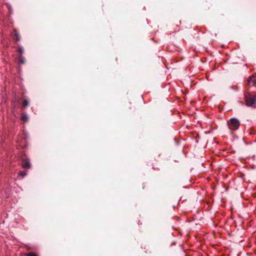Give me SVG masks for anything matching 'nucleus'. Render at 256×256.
I'll return each mask as SVG.
<instances>
[{
    "instance_id": "obj_1",
    "label": "nucleus",
    "mask_w": 256,
    "mask_h": 256,
    "mask_svg": "<svg viewBox=\"0 0 256 256\" xmlns=\"http://www.w3.org/2000/svg\"><path fill=\"white\" fill-rule=\"evenodd\" d=\"M245 100L247 106L254 108L256 104V94L254 93L246 94Z\"/></svg>"
},
{
    "instance_id": "obj_2",
    "label": "nucleus",
    "mask_w": 256,
    "mask_h": 256,
    "mask_svg": "<svg viewBox=\"0 0 256 256\" xmlns=\"http://www.w3.org/2000/svg\"><path fill=\"white\" fill-rule=\"evenodd\" d=\"M228 126L233 128H238L240 126L239 121L235 118H232L228 122Z\"/></svg>"
},
{
    "instance_id": "obj_3",
    "label": "nucleus",
    "mask_w": 256,
    "mask_h": 256,
    "mask_svg": "<svg viewBox=\"0 0 256 256\" xmlns=\"http://www.w3.org/2000/svg\"><path fill=\"white\" fill-rule=\"evenodd\" d=\"M22 166L24 168H30L31 166L30 160L27 159H23L22 160Z\"/></svg>"
},
{
    "instance_id": "obj_4",
    "label": "nucleus",
    "mask_w": 256,
    "mask_h": 256,
    "mask_svg": "<svg viewBox=\"0 0 256 256\" xmlns=\"http://www.w3.org/2000/svg\"><path fill=\"white\" fill-rule=\"evenodd\" d=\"M14 38L17 42L20 41V36L16 30H14Z\"/></svg>"
},
{
    "instance_id": "obj_5",
    "label": "nucleus",
    "mask_w": 256,
    "mask_h": 256,
    "mask_svg": "<svg viewBox=\"0 0 256 256\" xmlns=\"http://www.w3.org/2000/svg\"><path fill=\"white\" fill-rule=\"evenodd\" d=\"M256 80L255 76L250 77L248 80V84L249 85L251 86L254 82H255Z\"/></svg>"
},
{
    "instance_id": "obj_6",
    "label": "nucleus",
    "mask_w": 256,
    "mask_h": 256,
    "mask_svg": "<svg viewBox=\"0 0 256 256\" xmlns=\"http://www.w3.org/2000/svg\"><path fill=\"white\" fill-rule=\"evenodd\" d=\"M19 62L20 64H23L24 62V58L22 55H20L18 58Z\"/></svg>"
},
{
    "instance_id": "obj_7",
    "label": "nucleus",
    "mask_w": 256,
    "mask_h": 256,
    "mask_svg": "<svg viewBox=\"0 0 256 256\" xmlns=\"http://www.w3.org/2000/svg\"><path fill=\"white\" fill-rule=\"evenodd\" d=\"M18 51L20 52V55H22L24 52V48L22 46H19L18 48Z\"/></svg>"
},
{
    "instance_id": "obj_8",
    "label": "nucleus",
    "mask_w": 256,
    "mask_h": 256,
    "mask_svg": "<svg viewBox=\"0 0 256 256\" xmlns=\"http://www.w3.org/2000/svg\"><path fill=\"white\" fill-rule=\"evenodd\" d=\"M21 118L22 120L27 121L28 119V116L26 114H24L22 116Z\"/></svg>"
},
{
    "instance_id": "obj_9",
    "label": "nucleus",
    "mask_w": 256,
    "mask_h": 256,
    "mask_svg": "<svg viewBox=\"0 0 256 256\" xmlns=\"http://www.w3.org/2000/svg\"><path fill=\"white\" fill-rule=\"evenodd\" d=\"M26 174V173L24 171L20 172L19 174V176H22V178H24Z\"/></svg>"
},
{
    "instance_id": "obj_10",
    "label": "nucleus",
    "mask_w": 256,
    "mask_h": 256,
    "mask_svg": "<svg viewBox=\"0 0 256 256\" xmlns=\"http://www.w3.org/2000/svg\"><path fill=\"white\" fill-rule=\"evenodd\" d=\"M28 104V102L27 100H24L22 102V106H26Z\"/></svg>"
},
{
    "instance_id": "obj_11",
    "label": "nucleus",
    "mask_w": 256,
    "mask_h": 256,
    "mask_svg": "<svg viewBox=\"0 0 256 256\" xmlns=\"http://www.w3.org/2000/svg\"><path fill=\"white\" fill-rule=\"evenodd\" d=\"M26 256H37V255L35 254L32 252H28L25 254Z\"/></svg>"
}]
</instances>
